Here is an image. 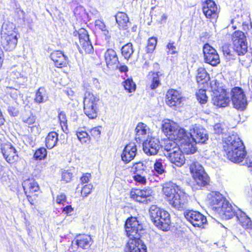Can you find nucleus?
I'll return each instance as SVG.
<instances>
[{
    "label": "nucleus",
    "instance_id": "nucleus-1",
    "mask_svg": "<svg viewBox=\"0 0 252 252\" xmlns=\"http://www.w3.org/2000/svg\"><path fill=\"white\" fill-rule=\"evenodd\" d=\"M127 236L130 238L125 247V252H147V247L139 237L143 231V226L136 218L127 219L125 223Z\"/></svg>",
    "mask_w": 252,
    "mask_h": 252
},
{
    "label": "nucleus",
    "instance_id": "nucleus-2",
    "mask_svg": "<svg viewBox=\"0 0 252 252\" xmlns=\"http://www.w3.org/2000/svg\"><path fill=\"white\" fill-rule=\"evenodd\" d=\"M162 190L169 204L176 209L182 210L187 208L188 195L176 184L167 182L163 184Z\"/></svg>",
    "mask_w": 252,
    "mask_h": 252
},
{
    "label": "nucleus",
    "instance_id": "nucleus-3",
    "mask_svg": "<svg viewBox=\"0 0 252 252\" xmlns=\"http://www.w3.org/2000/svg\"><path fill=\"white\" fill-rule=\"evenodd\" d=\"M149 212L152 220L158 228L163 231H167L169 228L171 221L170 215L167 211L152 205Z\"/></svg>",
    "mask_w": 252,
    "mask_h": 252
},
{
    "label": "nucleus",
    "instance_id": "nucleus-4",
    "mask_svg": "<svg viewBox=\"0 0 252 252\" xmlns=\"http://www.w3.org/2000/svg\"><path fill=\"white\" fill-rule=\"evenodd\" d=\"M99 99L93 94L86 92L84 98V112L90 119H95L99 111Z\"/></svg>",
    "mask_w": 252,
    "mask_h": 252
},
{
    "label": "nucleus",
    "instance_id": "nucleus-5",
    "mask_svg": "<svg viewBox=\"0 0 252 252\" xmlns=\"http://www.w3.org/2000/svg\"><path fill=\"white\" fill-rule=\"evenodd\" d=\"M210 86L212 92L215 94L212 98L213 104L219 107L227 106L230 102V99L226 91L218 87L216 80L212 81Z\"/></svg>",
    "mask_w": 252,
    "mask_h": 252
},
{
    "label": "nucleus",
    "instance_id": "nucleus-6",
    "mask_svg": "<svg viewBox=\"0 0 252 252\" xmlns=\"http://www.w3.org/2000/svg\"><path fill=\"white\" fill-rule=\"evenodd\" d=\"M234 50L239 56L243 55L247 52L248 45L246 36L240 31H236L231 35Z\"/></svg>",
    "mask_w": 252,
    "mask_h": 252
},
{
    "label": "nucleus",
    "instance_id": "nucleus-7",
    "mask_svg": "<svg viewBox=\"0 0 252 252\" xmlns=\"http://www.w3.org/2000/svg\"><path fill=\"white\" fill-rule=\"evenodd\" d=\"M231 100L235 108L244 110L247 105V100L243 90L239 87H235L231 91Z\"/></svg>",
    "mask_w": 252,
    "mask_h": 252
},
{
    "label": "nucleus",
    "instance_id": "nucleus-8",
    "mask_svg": "<svg viewBox=\"0 0 252 252\" xmlns=\"http://www.w3.org/2000/svg\"><path fill=\"white\" fill-rule=\"evenodd\" d=\"M230 150V153L224 152L227 158L232 162L239 163L241 162L246 155V152L245 150V146L242 141H241V145H234L232 146Z\"/></svg>",
    "mask_w": 252,
    "mask_h": 252
},
{
    "label": "nucleus",
    "instance_id": "nucleus-9",
    "mask_svg": "<svg viewBox=\"0 0 252 252\" xmlns=\"http://www.w3.org/2000/svg\"><path fill=\"white\" fill-rule=\"evenodd\" d=\"M204 60L206 63L215 66L220 63L219 56L217 51L209 44H205L203 48Z\"/></svg>",
    "mask_w": 252,
    "mask_h": 252
},
{
    "label": "nucleus",
    "instance_id": "nucleus-10",
    "mask_svg": "<svg viewBox=\"0 0 252 252\" xmlns=\"http://www.w3.org/2000/svg\"><path fill=\"white\" fill-rule=\"evenodd\" d=\"M189 135L191 140L196 144L205 143L208 139V135L207 130L201 126L196 125L192 126L190 129Z\"/></svg>",
    "mask_w": 252,
    "mask_h": 252
},
{
    "label": "nucleus",
    "instance_id": "nucleus-11",
    "mask_svg": "<svg viewBox=\"0 0 252 252\" xmlns=\"http://www.w3.org/2000/svg\"><path fill=\"white\" fill-rule=\"evenodd\" d=\"M184 216L194 227H201L207 222L206 218L198 211H188L184 213Z\"/></svg>",
    "mask_w": 252,
    "mask_h": 252
},
{
    "label": "nucleus",
    "instance_id": "nucleus-12",
    "mask_svg": "<svg viewBox=\"0 0 252 252\" xmlns=\"http://www.w3.org/2000/svg\"><path fill=\"white\" fill-rule=\"evenodd\" d=\"M205 17L212 20L216 21L219 13V9L216 3L212 0H206L202 7Z\"/></svg>",
    "mask_w": 252,
    "mask_h": 252
},
{
    "label": "nucleus",
    "instance_id": "nucleus-13",
    "mask_svg": "<svg viewBox=\"0 0 252 252\" xmlns=\"http://www.w3.org/2000/svg\"><path fill=\"white\" fill-rule=\"evenodd\" d=\"M143 151L147 155H155L158 154L160 148V142L155 137L148 138L143 144Z\"/></svg>",
    "mask_w": 252,
    "mask_h": 252
},
{
    "label": "nucleus",
    "instance_id": "nucleus-14",
    "mask_svg": "<svg viewBox=\"0 0 252 252\" xmlns=\"http://www.w3.org/2000/svg\"><path fill=\"white\" fill-rule=\"evenodd\" d=\"M183 100V96L179 91L174 89H170L167 92L165 102L169 106L171 107L178 106Z\"/></svg>",
    "mask_w": 252,
    "mask_h": 252
},
{
    "label": "nucleus",
    "instance_id": "nucleus-15",
    "mask_svg": "<svg viewBox=\"0 0 252 252\" xmlns=\"http://www.w3.org/2000/svg\"><path fill=\"white\" fill-rule=\"evenodd\" d=\"M208 204L213 210L217 212L226 200L218 191H212L207 195Z\"/></svg>",
    "mask_w": 252,
    "mask_h": 252
},
{
    "label": "nucleus",
    "instance_id": "nucleus-16",
    "mask_svg": "<svg viewBox=\"0 0 252 252\" xmlns=\"http://www.w3.org/2000/svg\"><path fill=\"white\" fill-rule=\"evenodd\" d=\"M179 126L178 124L170 120H165L162 122V131L169 139L175 138L176 131Z\"/></svg>",
    "mask_w": 252,
    "mask_h": 252
},
{
    "label": "nucleus",
    "instance_id": "nucleus-17",
    "mask_svg": "<svg viewBox=\"0 0 252 252\" xmlns=\"http://www.w3.org/2000/svg\"><path fill=\"white\" fill-rule=\"evenodd\" d=\"M152 193L151 189H134L131 191L130 196L131 198L137 202L144 203L149 200L148 198L151 196Z\"/></svg>",
    "mask_w": 252,
    "mask_h": 252
},
{
    "label": "nucleus",
    "instance_id": "nucleus-18",
    "mask_svg": "<svg viewBox=\"0 0 252 252\" xmlns=\"http://www.w3.org/2000/svg\"><path fill=\"white\" fill-rule=\"evenodd\" d=\"M50 58L57 67L66 66L68 63V57L60 51H55L51 53Z\"/></svg>",
    "mask_w": 252,
    "mask_h": 252
},
{
    "label": "nucleus",
    "instance_id": "nucleus-19",
    "mask_svg": "<svg viewBox=\"0 0 252 252\" xmlns=\"http://www.w3.org/2000/svg\"><path fill=\"white\" fill-rule=\"evenodd\" d=\"M104 59L106 65L109 68L114 69L118 67L119 64L118 58L113 49L107 50L104 54Z\"/></svg>",
    "mask_w": 252,
    "mask_h": 252
},
{
    "label": "nucleus",
    "instance_id": "nucleus-20",
    "mask_svg": "<svg viewBox=\"0 0 252 252\" xmlns=\"http://www.w3.org/2000/svg\"><path fill=\"white\" fill-rule=\"evenodd\" d=\"M168 157L170 161L178 167L182 166L185 162V158L180 148H175L172 153L164 154Z\"/></svg>",
    "mask_w": 252,
    "mask_h": 252
},
{
    "label": "nucleus",
    "instance_id": "nucleus-21",
    "mask_svg": "<svg viewBox=\"0 0 252 252\" xmlns=\"http://www.w3.org/2000/svg\"><path fill=\"white\" fill-rule=\"evenodd\" d=\"M216 212L226 220L230 219L234 216H236V213H237L235 211V208L227 200L224 201Z\"/></svg>",
    "mask_w": 252,
    "mask_h": 252
},
{
    "label": "nucleus",
    "instance_id": "nucleus-22",
    "mask_svg": "<svg viewBox=\"0 0 252 252\" xmlns=\"http://www.w3.org/2000/svg\"><path fill=\"white\" fill-rule=\"evenodd\" d=\"M1 152L6 161L9 163H13L18 159L16 151L11 144L4 145L1 148Z\"/></svg>",
    "mask_w": 252,
    "mask_h": 252
},
{
    "label": "nucleus",
    "instance_id": "nucleus-23",
    "mask_svg": "<svg viewBox=\"0 0 252 252\" xmlns=\"http://www.w3.org/2000/svg\"><path fill=\"white\" fill-rule=\"evenodd\" d=\"M137 153L136 146L133 143L127 145L121 154L122 160L127 163L134 159Z\"/></svg>",
    "mask_w": 252,
    "mask_h": 252
},
{
    "label": "nucleus",
    "instance_id": "nucleus-24",
    "mask_svg": "<svg viewBox=\"0 0 252 252\" xmlns=\"http://www.w3.org/2000/svg\"><path fill=\"white\" fill-rule=\"evenodd\" d=\"M241 140L236 133H233L224 138L223 142V149L224 152L230 153L231 148L234 145H241Z\"/></svg>",
    "mask_w": 252,
    "mask_h": 252
},
{
    "label": "nucleus",
    "instance_id": "nucleus-25",
    "mask_svg": "<svg viewBox=\"0 0 252 252\" xmlns=\"http://www.w3.org/2000/svg\"><path fill=\"white\" fill-rule=\"evenodd\" d=\"M15 25L10 22H4L0 32V39H4V37L17 35Z\"/></svg>",
    "mask_w": 252,
    "mask_h": 252
},
{
    "label": "nucleus",
    "instance_id": "nucleus-26",
    "mask_svg": "<svg viewBox=\"0 0 252 252\" xmlns=\"http://www.w3.org/2000/svg\"><path fill=\"white\" fill-rule=\"evenodd\" d=\"M4 38L5 39H3V38L0 39V42L3 48L8 51L14 50L18 42L17 35L8 36Z\"/></svg>",
    "mask_w": 252,
    "mask_h": 252
},
{
    "label": "nucleus",
    "instance_id": "nucleus-27",
    "mask_svg": "<svg viewBox=\"0 0 252 252\" xmlns=\"http://www.w3.org/2000/svg\"><path fill=\"white\" fill-rule=\"evenodd\" d=\"M136 139L142 140L146 137L149 138L150 129L148 126L143 123H139L135 129Z\"/></svg>",
    "mask_w": 252,
    "mask_h": 252
},
{
    "label": "nucleus",
    "instance_id": "nucleus-28",
    "mask_svg": "<svg viewBox=\"0 0 252 252\" xmlns=\"http://www.w3.org/2000/svg\"><path fill=\"white\" fill-rule=\"evenodd\" d=\"M78 247L84 249L89 248L92 243V238L90 236L87 235H79L77 236L73 241Z\"/></svg>",
    "mask_w": 252,
    "mask_h": 252
},
{
    "label": "nucleus",
    "instance_id": "nucleus-29",
    "mask_svg": "<svg viewBox=\"0 0 252 252\" xmlns=\"http://www.w3.org/2000/svg\"><path fill=\"white\" fill-rule=\"evenodd\" d=\"M196 143L191 140V138L185 142H182L180 144L179 148L182 151L183 153L186 154H192L195 153L197 150Z\"/></svg>",
    "mask_w": 252,
    "mask_h": 252
},
{
    "label": "nucleus",
    "instance_id": "nucleus-30",
    "mask_svg": "<svg viewBox=\"0 0 252 252\" xmlns=\"http://www.w3.org/2000/svg\"><path fill=\"white\" fill-rule=\"evenodd\" d=\"M22 186L26 194L37 191L39 189V186L33 179H29L24 181Z\"/></svg>",
    "mask_w": 252,
    "mask_h": 252
},
{
    "label": "nucleus",
    "instance_id": "nucleus-31",
    "mask_svg": "<svg viewBox=\"0 0 252 252\" xmlns=\"http://www.w3.org/2000/svg\"><path fill=\"white\" fill-rule=\"evenodd\" d=\"M236 217L244 228L246 229L251 228L252 226L251 219L244 212L239 210L236 213Z\"/></svg>",
    "mask_w": 252,
    "mask_h": 252
},
{
    "label": "nucleus",
    "instance_id": "nucleus-32",
    "mask_svg": "<svg viewBox=\"0 0 252 252\" xmlns=\"http://www.w3.org/2000/svg\"><path fill=\"white\" fill-rule=\"evenodd\" d=\"M176 133L175 138H172V140L176 141V142L179 143V144H181L182 142H185L191 138L189 135L190 132H187L185 129L181 128L180 126L178 127Z\"/></svg>",
    "mask_w": 252,
    "mask_h": 252
},
{
    "label": "nucleus",
    "instance_id": "nucleus-33",
    "mask_svg": "<svg viewBox=\"0 0 252 252\" xmlns=\"http://www.w3.org/2000/svg\"><path fill=\"white\" fill-rule=\"evenodd\" d=\"M162 73L160 72H150L148 75L149 79L151 80L150 88L151 90L157 88L160 85V77Z\"/></svg>",
    "mask_w": 252,
    "mask_h": 252
},
{
    "label": "nucleus",
    "instance_id": "nucleus-34",
    "mask_svg": "<svg viewBox=\"0 0 252 252\" xmlns=\"http://www.w3.org/2000/svg\"><path fill=\"white\" fill-rule=\"evenodd\" d=\"M192 178L196 184L200 187H204L209 183V177L205 171L198 175L192 176Z\"/></svg>",
    "mask_w": 252,
    "mask_h": 252
},
{
    "label": "nucleus",
    "instance_id": "nucleus-35",
    "mask_svg": "<svg viewBox=\"0 0 252 252\" xmlns=\"http://www.w3.org/2000/svg\"><path fill=\"white\" fill-rule=\"evenodd\" d=\"M115 18L120 28L126 29L127 27L129 19L125 13L118 12L116 14Z\"/></svg>",
    "mask_w": 252,
    "mask_h": 252
},
{
    "label": "nucleus",
    "instance_id": "nucleus-36",
    "mask_svg": "<svg viewBox=\"0 0 252 252\" xmlns=\"http://www.w3.org/2000/svg\"><path fill=\"white\" fill-rule=\"evenodd\" d=\"M58 140V134L55 131L50 132L46 138V146L48 149L54 147Z\"/></svg>",
    "mask_w": 252,
    "mask_h": 252
},
{
    "label": "nucleus",
    "instance_id": "nucleus-37",
    "mask_svg": "<svg viewBox=\"0 0 252 252\" xmlns=\"http://www.w3.org/2000/svg\"><path fill=\"white\" fill-rule=\"evenodd\" d=\"M196 78L198 83L203 84L207 82L210 77L205 69L203 67H200L197 69Z\"/></svg>",
    "mask_w": 252,
    "mask_h": 252
},
{
    "label": "nucleus",
    "instance_id": "nucleus-38",
    "mask_svg": "<svg viewBox=\"0 0 252 252\" xmlns=\"http://www.w3.org/2000/svg\"><path fill=\"white\" fill-rule=\"evenodd\" d=\"M48 99V95L46 90L44 88H39L36 93L35 101L41 103L46 102Z\"/></svg>",
    "mask_w": 252,
    "mask_h": 252
},
{
    "label": "nucleus",
    "instance_id": "nucleus-39",
    "mask_svg": "<svg viewBox=\"0 0 252 252\" xmlns=\"http://www.w3.org/2000/svg\"><path fill=\"white\" fill-rule=\"evenodd\" d=\"M8 75L11 80H15L24 76V74L22 72V69L19 66L11 67L8 71Z\"/></svg>",
    "mask_w": 252,
    "mask_h": 252
},
{
    "label": "nucleus",
    "instance_id": "nucleus-40",
    "mask_svg": "<svg viewBox=\"0 0 252 252\" xmlns=\"http://www.w3.org/2000/svg\"><path fill=\"white\" fill-rule=\"evenodd\" d=\"M189 170L192 177L205 171L203 167L198 162H193L189 165Z\"/></svg>",
    "mask_w": 252,
    "mask_h": 252
},
{
    "label": "nucleus",
    "instance_id": "nucleus-41",
    "mask_svg": "<svg viewBox=\"0 0 252 252\" xmlns=\"http://www.w3.org/2000/svg\"><path fill=\"white\" fill-rule=\"evenodd\" d=\"M133 52L132 44L131 43H127L122 48V54L125 58L127 60L131 57Z\"/></svg>",
    "mask_w": 252,
    "mask_h": 252
},
{
    "label": "nucleus",
    "instance_id": "nucleus-42",
    "mask_svg": "<svg viewBox=\"0 0 252 252\" xmlns=\"http://www.w3.org/2000/svg\"><path fill=\"white\" fill-rule=\"evenodd\" d=\"M145 161H140L134 164V169H135V173L148 174L147 168L146 165Z\"/></svg>",
    "mask_w": 252,
    "mask_h": 252
},
{
    "label": "nucleus",
    "instance_id": "nucleus-43",
    "mask_svg": "<svg viewBox=\"0 0 252 252\" xmlns=\"http://www.w3.org/2000/svg\"><path fill=\"white\" fill-rule=\"evenodd\" d=\"M95 27L97 29L101 30L103 34L105 36V39L108 40L110 37L109 31L107 30L104 22L101 20H97L95 22Z\"/></svg>",
    "mask_w": 252,
    "mask_h": 252
},
{
    "label": "nucleus",
    "instance_id": "nucleus-44",
    "mask_svg": "<svg viewBox=\"0 0 252 252\" xmlns=\"http://www.w3.org/2000/svg\"><path fill=\"white\" fill-rule=\"evenodd\" d=\"M76 135L82 143H89L90 142L91 137L85 131L79 129L76 132Z\"/></svg>",
    "mask_w": 252,
    "mask_h": 252
},
{
    "label": "nucleus",
    "instance_id": "nucleus-45",
    "mask_svg": "<svg viewBox=\"0 0 252 252\" xmlns=\"http://www.w3.org/2000/svg\"><path fill=\"white\" fill-rule=\"evenodd\" d=\"M163 163L162 160L159 159L157 160L154 164V170L158 174L161 175L165 172Z\"/></svg>",
    "mask_w": 252,
    "mask_h": 252
},
{
    "label": "nucleus",
    "instance_id": "nucleus-46",
    "mask_svg": "<svg viewBox=\"0 0 252 252\" xmlns=\"http://www.w3.org/2000/svg\"><path fill=\"white\" fill-rule=\"evenodd\" d=\"M80 46L86 53H91L93 51V47L89 39L81 40Z\"/></svg>",
    "mask_w": 252,
    "mask_h": 252
},
{
    "label": "nucleus",
    "instance_id": "nucleus-47",
    "mask_svg": "<svg viewBox=\"0 0 252 252\" xmlns=\"http://www.w3.org/2000/svg\"><path fill=\"white\" fill-rule=\"evenodd\" d=\"M123 86L126 90L131 93L135 90L136 85L131 79H127L123 82Z\"/></svg>",
    "mask_w": 252,
    "mask_h": 252
},
{
    "label": "nucleus",
    "instance_id": "nucleus-48",
    "mask_svg": "<svg viewBox=\"0 0 252 252\" xmlns=\"http://www.w3.org/2000/svg\"><path fill=\"white\" fill-rule=\"evenodd\" d=\"M197 100L201 104L206 103L207 101V96L206 94V91L203 89L199 90L196 94Z\"/></svg>",
    "mask_w": 252,
    "mask_h": 252
},
{
    "label": "nucleus",
    "instance_id": "nucleus-49",
    "mask_svg": "<svg viewBox=\"0 0 252 252\" xmlns=\"http://www.w3.org/2000/svg\"><path fill=\"white\" fill-rule=\"evenodd\" d=\"M157 43V39L156 37H150L148 41L146 51L147 53H152L155 49Z\"/></svg>",
    "mask_w": 252,
    "mask_h": 252
},
{
    "label": "nucleus",
    "instance_id": "nucleus-50",
    "mask_svg": "<svg viewBox=\"0 0 252 252\" xmlns=\"http://www.w3.org/2000/svg\"><path fill=\"white\" fill-rule=\"evenodd\" d=\"M147 175L148 174L135 173V175L133 176V179L136 183L142 185H145L146 183Z\"/></svg>",
    "mask_w": 252,
    "mask_h": 252
},
{
    "label": "nucleus",
    "instance_id": "nucleus-51",
    "mask_svg": "<svg viewBox=\"0 0 252 252\" xmlns=\"http://www.w3.org/2000/svg\"><path fill=\"white\" fill-rule=\"evenodd\" d=\"M46 155V150L44 148H41L35 151L34 154V157L36 159L41 160L44 159Z\"/></svg>",
    "mask_w": 252,
    "mask_h": 252
},
{
    "label": "nucleus",
    "instance_id": "nucleus-52",
    "mask_svg": "<svg viewBox=\"0 0 252 252\" xmlns=\"http://www.w3.org/2000/svg\"><path fill=\"white\" fill-rule=\"evenodd\" d=\"M177 144L173 140L167 142L164 146V149L167 151V153H172L175 148H179V146H177Z\"/></svg>",
    "mask_w": 252,
    "mask_h": 252
},
{
    "label": "nucleus",
    "instance_id": "nucleus-53",
    "mask_svg": "<svg viewBox=\"0 0 252 252\" xmlns=\"http://www.w3.org/2000/svg\"><path fill=\"white\" fill-rule=\"evenodd\" d=\"M93 186L92 184L85 185L82 189L81 195L83 197L87 196L91 193Z\"/></svg>",
    "mask_w": 252,
    "mask_h": 252
},
{
    "label": "nucleus",
    "instance_id": "nucleus-54",
    "mask_svg": "<svg viewBox=\"0 0 252 252\" xmlns=\"http://www.w3.org/2000/svg\"><path fill=\"white\" fill-rule=\"evenodd\" d=\"M6 92L14 99H17L19 94V91L12 87H6Z\"/></svg>",
    "mask_w": 252,
    "mask_h": 252
},
{
    "label": "nucleus",
    "instance_id": "nucleus-55",
    "mask_svg": "<svg viewBox=\"0 0 252 252\" xmlns=\"http://www.w3.org/2000/svg\"><path fill=\"white\" fill-rule=\"evenodd\" d=\"M78 35L80 42H81V40H86L89 39V35L88 34V32L84 29H81L78 31Z\"/></svg>",
    "mask_w": 252,
    "mask_h": 252
},
{
    "label": "nucleus",
    "instance_id": "nucleus-56",
    "mask_svg": "<svg viewBox=\"0 0 252 252\" xmlns=\"http://www.w3.org/2000/svg\"><path fill=\"white\" fill-rule=\"evenodd\" d=\"M72 177V173L68 170H64L62 173V180L64 181L66 183L69 182Z\"/></svg>",
    "mask_w": 252,
    "mask_h": 252
},
{
    "label": "nucleus",
    "instance_id": "nucleus-57",
    "mask_svg": "<svg viewBox=\"0 0 252 252\" xmlns=\"http://www.w3.org/2000/svg\"><path fill=\"white\" fill-rule=\"evenodd\" d=\"M91 135L94 138H98L101 133V127L97 126L92 128L90 131Z\"/></svg>",
    "mask_w": 252,
    "mask_h": 252
},
{
    "label": "nucleus",
    "instance_id": "nucleus-58",
    "mask_svg": "<svg viewBox=\"0 0 252 252\" xmlns=\"http://www.w3.org/2000/svg\"><path fill=\"white\" fill-rule=\"evenodd\" d=\"M23 122L24 123H26L29 125L33 124L35 120L34 116L32 115L27 117V116H23L22 118Z\"/></svg>",
    "mask_w": 252,
    "mask_h": 252
},
{
    "label": "nucleus",
    "instance_id": "nucleus-59",
    "mask_svg": "<svg viewBox=\"0 0 252 252\" xmlns=\"http://www.w3.org/2000/svg\"><path fill=\"white\" fill-rule=\"evenodd\" d=\"M59 119L60 121L62 127L66 126L67 119L64 113L61 112L59 114Z\"/></svg>",
    "mask_w": 252,
    "mask_h": 252
},
{
    "label": "nucleus",
    "instance_id": "nucleus-60",
    "mask_svg": "<svg viewBox=\"0 0 252 252\" xmlns=\"http://www.w3.org/2000/svg\"><path fill=\"white\" fill-rule=\"evenodd\" d=\"M66 196L65 194L63 193H61L57 195L56 199V202L58 204H63L64 202L66 201Z\"/></svg>",
    "mask_w": 252,
    "mask_h": 252
},
{
    "label": "nucleus",
    "instance_id": "nucleus-61",
    "mask_svg": "<svg viewBox=\"0 0 252 252\" xmlns=\"http://www.w3.org/2000/svg\"><path fill=\"white\" fill-rule=\"evenodd\" d=\"M168 49L167 52L168 54L173 55L177 53L176 51V47L174 45V43H168L166 46Z\"/></svg>",
    "mask_w": 252,
    "mask_h": 252
},
{
    "label": "nucleus",
    "instance_id": "nucleus-62",
    "mask_svg": "<svg viewBox=\"0 0 252 252\" xmlns=\"http://www.w3.org/2000/svg\"><path fill=\"white\" fill-rule=\"evenodd\" d=\"M245 164L249 168V170L252 174V155L249 156L247 157Z\"/></svg>",
    "mask_w": 252,
    "mask_h": 252
},
{
    "label": "nucleus",
    "instance_id": "nucleus-63",
    "mask_svg": "<svg viewBox=\"0 0 252 252\" xmlns=\"http://www.w3.org/2000/svg\"><path fill=\"white\" fill-rule=\"evenodd\" d=\"M91 178V174L90 173H86L84 174L81 177L80 180L83 184L87 183L90 181Z\"/></svg>",
    "mask_w": 252,
    "mask_h": 252
},
{
    "label": "nucleus",
    "instance_id": "nucleus-64",
    "mask_svg": "<svg viewBox=\"0 0 252 252\" xmlns=\"http://www.w3.org/2000/svg\"><path fill=\"white\" fill-rule=\"evenodd\" d=\"M73 211V209L71 205H67L63 210V213L67 215L70 216Z\"/></svg>",
    "mask_w": 252,
    "mask_h": 252
}]
</instances>
